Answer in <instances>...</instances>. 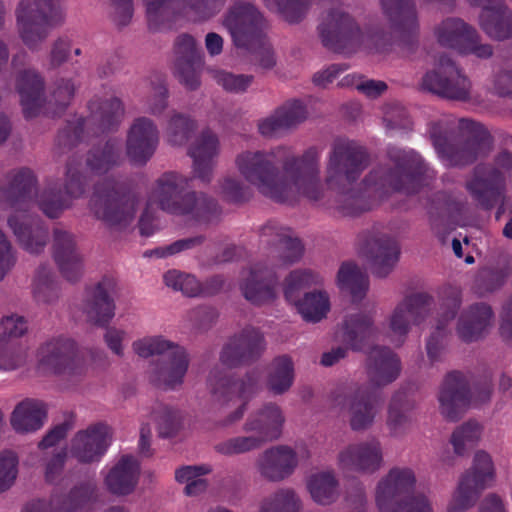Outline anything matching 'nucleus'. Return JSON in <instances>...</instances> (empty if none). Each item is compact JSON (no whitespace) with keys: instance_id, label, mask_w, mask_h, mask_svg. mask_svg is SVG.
Returning <instances> with one entry per match:
<instances>
[{"instance_id":"38","label":"nucleus","mask_w":512,"mask_h":512,"mask_svg":"<svg viewBox=\"0 0 512 512\" xmlns=\"http://www.w3.org/2000/svg\"><path fill=\"white\" fill-rule=\"evenodd\" d=\"M90 116L81 123L85 129L97 126L101 131L115 128L124 115V107L120 99L110 96L108 98H94L89 103Z\"/></svg>"},{"instance_id":"29","label":"nucleus","mask_w":512,"mask_h":512,"mask_svg":"<svg viewBox=\"0 0 512 512\" xmlns=\"http://www.w3.org/2000/svg\"><path fill=\"white\" fill-rule=\"evenodd\" d=\"M466 187L476 201L490 208L503 195V172L493 166L478 165Z\"/></svg>"},{"instance_id":"10","label":"nucleus","mask_w":512,"mask_h":512,"mask_svg":"<svg viewBox=\"0 0 512 512\" xmlns=\"http://www.w3.org/2000/svg\"><path fill=\"white\" fill-rule=\"evenodd\" d=\"M421 87L449 100L468 101L474 96L470 78L447 56L439 59L434 70L425 73Z\"/></svg>"},{"instance_id":"41","label":"nucleus","mask_w":512,"mask_h":512,"mask_svg":"<svg viewBox=\"0 0 512 512\" xmlns=\"http://www.w3.org/2000/svg\"><path fill=\"white\" fill-rule=\"evenodd\" d=\"M260 237L262 242L273 244L283 254V264H290L299 260L303 254L301 241L294 236L293 232L277 223H268L261 229Z\"/></svg>"},{"instance_id":"42","label":"nucleus","mask_w":512,"mask_h":512,"mask_svg":"<svg viewBox=\"0 0 512 512\" xmlns=\"http://www.w3.org/2000/svg\"><path fill=\"white\" fill-rule=\"evenodd\" d=\"M163 279L167 287L189 297L211 295L223 286V280L219 277L212 278L203 285L195 276L175 269L167 271Z\"/></svg>"},{"instance_id":"3","label":"nucleus","mask_w":512,"mask_h":512,"mask_svg":"<svg viewBox=\"0 0 512 512\" xmlns=\"http://www.w3.org/2000/svg\"><path fill=\"white\" fill-rule=\"evenodd\" d=\"M83 192V177L72 163L68 164L63 184L49 182L40 194L36 193L34 173L24 168L13 174L8 186L0 187V208L9 210L7 226L20 247L29 254H39L46 247L48 230L27 213L34 199L47 217L57 218Z\"/></svg>"},{"instance_id":"25","label":"nucleus","mask_w":512,"mask_h":512,"mask_svg":"<svg viewBox=\"0 0 512 512\" xmlns=\"http://www.w3.org/2000/svg\"><path fill=\"white\" fill-rule=\"evenodd\" d=\"M440 298L441 312L435 329L426 343L427 356L432 363L441 359L447 327L455 319L462 304L461 291L456 287H444L440 292Z\"/></svg>"},{"instance_id":"11","label":"nucleus","mask_w":512,"mask_h":512,"mask_svg":"<svg viewBox=\"0 0 512 512\" xmlns=\"http://www.w3.org/2000/svg\"><path fill=\"white\" fill-rule=\"evenodd\" d=\"M321 282L322 278L310 270L293 271L286 279L285 297L296 306L298 313L306 322L316 323L326 317L330 310L329 296L324 291H314L296 300L294 294L299 289Z\"/></svg>"},{"instance_id":"19","label":"nucleus","mask_w":512,"mask_h":512,"mask_svg":"<svg viewBox=\"0 0 512 512\" xmlns=\"http://www.w3.org/2000/svg\"><path fill=\"white\" fill-rule=\"evenodd\" d=\"M416 475L409 467L391 468L377 483L375 503L379 512H397L407 494L416 486Z\"/></svg>"},{"instance_id":"16","label":"nucleus","mask_w":512,"mask_h":512,"mask_svg":"<svg viewBox=\"0 0 512 512\" xmlns=\"http://www.w3.org/2000/svg\"><path fill=\"white\" fill-rule=\"evenodd\" d=\"M310 456L309 449L304 445H276L259 455L256 467L263 478L280 482L290 477L298 465L307 461Z\"/></svg>"},{"instance_id":"17","label":"nucleus","mask_w":512,"mask_h":512,"mask_svg":"<svg viewBox=\"0 0 512 512\" xmlns=\"http://www.w3.org/2000/svg\"><path fill=\"white\" fill-rule=\"evenodd\" d=\"M238 285L245 300L255 306L271 304L278 295V276L266 262H256L244 268Z\"/></svg>"},{"instance_id":"63","label":"nucleus","mask_w":512,"mask_h":512,"mask_svg":"<svg viewBox=\"0 0 512 512\" xmlns=\"http://www.w3.org/2000/svg\"><path fill=\"white\" fill-rule=\"evenodd\" d=\"M201 61H175L174 74L181 84L189 90H196L200 84Z\"/></svg>"},{"instance_id":"53","label":"nucleus","mask_w":512,"mask_h":512,"mask_svg":"<svg viewBox=\"0 0 512 512\" xmlns=\"http://www.w3.org/2000/svg\"><path fill=\"white\" fill-rule=\"evenodd\" d=\"M180 346L161 335L146 336L133 342V351L141 358L167 356Z\"/></svg>"},{"instance_id":"13","label":"nucleus","mask_w":512,"mask_h":512,"mask_svg":"<svg viewBox=\"0 0 512 512\" xmlns=\"http://www.w3.org/2000/svg\"><path fill=\"white\" fill-rule=\"evenodd\" d=\"M431 138L441 162L448 167H462L485 157L491 150V141L486 134L472 136L465 141L452 143L438 124L431 128Z\"/></svg>"},{"instance_id":"45","label":"nucleus","mask_w":512,"mask_h":512,"mask_svg":"<svg viewBox=\"0 0 512 512\" xmlns=\"http://www.w3.org/2000/svg\"><path fill=\"white\" fill-rule=\"evenodd\" d=\"M414 403L402 393L395 394L389 404L387 426L393 436L403 435L411 426Z\"/></svg>"},{"instance_id":"36","label":"nucleus","mask_w":512,"mask_h":512,"mask_svg":"<svg viewBox=\"0 0 512 512\" xmlns=\"http://www.w3.org/2000/svg\"><path fill=\"white\" fill-rule=\"evenodd\" d=\"M372 386L383 387L396 380L401 371L397 355L386 347H371L368 351L367 366Z\"/></svg>"},{"instance_id":"46","label":"nucleus","mask_w":512,"mask_h":512,"mask_svg":"<svg viewBox=\"0 0 512 512\" xmlns=\"http://www.w3.org/2000/svg\"><path fill=\"white\" fill-rule=\"evenodd\" d=\"M294 381V367L287 356L275 358L269 366L266 386L274 395L286 393Z\"/></svg>"},{"instance_id":"18","label":"nucleus","mask_w":512,"mask_h":512,"mask_svg":"<svg viewBox=\"0 0 512 512\" xmlns=\"http://www.w3.org/2000/svg\"><path fill=\"white\" fill-rule=\"evenodd\" d=\"M222 24L238 47H249L260 41L266 27L263 15L250 3L234 5L224 15Z\"/></svg>"},{"instance_id":"49","label":"nucleus","mask_w":512,"mask_h":512,"mask_svg":"<svg viewBox=\"0 0 512 512\" xmlns=\"http://www.w3.org/2000/svg\"><path fill=\"white\" fill-rule=\"evenodd\" d=\"M121 145L115 139L108 140L101 149L90 152L87 166L92 172L101 174L118 165L121 156Z\"/></svg>"},{"instance_id":"44","label":"nucleus","mask_w":512,"mask_h":512,"mask_svg":"<svg viewBox=\"0 0 512 512\" xmlns=\"http://www.w3.org/2000/svg\"><path fill=\"white\" fill-rule=\"evenodd\" d=\"M306 489L312 500L322 506L334 503L339 497V482L333 470L311 473L306 479Z\"/></svg>"},{"instance_id":"27","label":"nucleus","mask_w":512,"mask_h":512,"mask_svg":"<svg viewBox=\"0 0 512 512\" xmlns=\"http://www.w3.org/2000/svg\"><path fill=\"white\" fill-rule=\"evenodd\" d=\"M115 291L116 281L110 277H104L88 291L82 309L89 321L104 325L114 317Z\"/></svg>"},{"instance_id":"39","label":"nucleus","mask_w":512,"mask_h":512,"mask_svg":"<svg viewBox=\"0 0 512 512\" xmlns=\"http://www.w3.org/2000/svg\"><path fill=\"white\" fill-rule=\"evenodd\" d=\"M479 26L493 40L512 38V10L502 0L485 6L479 16Z\"/></svg>"},{"instance_id":"15","label":"nucleus","mask_w":512,"mask_h":512,"mask_svg":"<svg viewBox=\"0 0 512 512\" xmlns=\"http://www.w3.org/2000/svg\"><path fill=\"white\" fill-rule=\"evenodd\" d=\"M490 398V389L471 392L466 378L461 373L452 372L446 376L439 391L440 413L454 421L468 406L486 403Z\"/></svg>"},{"instance_id":"47","label":"nucleus","mask_w":512,"mask_h":512,"mask_svg":"<svg viewBox=\"0 0 512 512\" xmlns=\"http://www.w3.org/2000/svg\"><path fill=\"white\" fill-rule=\"evenodd\" d=\"M337 285L342 291L349 292L355 300L362 299L368 290V277L356 264L346 262L337 274Z\"/></svg>"},{"instance_id":"48","label":"nucleus","mask_w":512,"mask_h":512,"mask_svg":"<svg viewBox=\"0 0 512 512\" xmlns=\"http://www.w3.org/2000/svg\"><path fill=\"white\" fill-rule=\"evenodd\" d=\"M381 5L395 28L402 31H413L417 28L412 0H381Z\"/></svg>"},{"instance_id":"62","label":"nucleus","mask_w":512,"mask_h":512,"mask_svg":"<svg viewBox=\"0 0 512 512\" xmlns=\"http://www.w3.org/2000/svg\"><path fill=\"white\" fill-rule=\"evenodd\" d=\"M249 434L248 436H238L219 443L216 449L221 454L234 455L255 450L264 444L255 433Z\"/></svg>"},{"instance_id":"7","label":"nucleus","mask_w":512,"mask_h":512,"mask_svg":"<svg viewBox=\"0 0 512 512\" xmlns=\"http://www.w3.org/2000/svg\"><path fill=\"white\" fill-rule=\"evenodd\" d=\"M139 201L136 191L106 183L95 187L90 208L111 229L127 231L133 227Z\"/></svg>"},{"instance_id":"40","label":"nucleus","mask_w":512,"mask_h":512,"mask_svg":"<svg viewBox=\"0 0 512 512\" xmlns=\"http://www.w3.org/2000/svg\"><path fill=\"white\" fill-rule=\"evenodd\" d=\"M47 418L44 402L37 399H25L18 403L10 417L12 428L20 434L33 433L40 430Z\"/></svg>"},{"instance_id":"22","label":"nucleus","mask_w":512,"mask_h":512,"mask_svg":"<svg viewBox=\"0 0 512 512\" xmlns=\"http://www.w3.org/2000/svg\"><path fill=\"white\" fill-rule=\"evenodd\" d=\"M265 347L262 333L253 327H247L225 344L220 361L226 367L243 365L257 359Z\"/></svg>"},{"instance_id":"8","label":"nucleus","mask_w":512,"mask_h":512,"mask_svg":"<svg viewBox=\"0 0 512 512\" xmlns=\"http://www.w3.org/2000/svg\"><path fill=\"white\" fill-rule=\"evenodd\" d=\"M259 383L260 374L256 371L237 379H216L215 375L209 377L208 384L214 404L219 407L236 406V409L222 421V426H230L243 417L248 402L259 389Z\"/></svg>"},{"instance_id":"37","label":"nucleus","mask_w":512,"mask_h":512,"mask_svg":"<svg viewBox=\"0 0 512 512\" xmlns=\"http://www.w3.org/2000/svg\"><path fill=\"white\" fill-rule=\"evenodd\" d=\"M370 314L348 315L343 323L339 338L353 350H365L378 336Z\"/></svg>"},{"instance_id":"34","label":"nucleus","mask_w":512,"mask_h":512,"mask_svg":"<svg viewBox=\"0 0 512 512\" xmlns=\"http://www.w3.org/2000/svg\"><path fill=\"white\" fill-rule=\"evenodd\" d=\"M106 489L117 496L131 494L139 479L140 467L136 458L130 455L122 456L106 472L102 471Z\"/></svg>"},{"instance_id":"64","label":"nucleus","mask_w":512,"mask_h":512,"mask_svg":"<svg viewBox=\"0 0 512 512\" xmlns=\"http://www.w3.org/2000/svg\"><path fill=\"white\" fill-rule=\"evenodd\" d=\"M275 111L286 131L295 128L307 118L306 108L299 100L286 102Z\"/></svg>"},{"instance_id":"50","label":"nucleus","mask_w":512,"mask_h":512,"mask_svg":"<svg viewBox=\"0 0 512 512\" xmlns=\"http://www.w3.org/2000/svg\"><path fill=\"white\" fill-rule=\"evenodd\" d=\"M76 84L72 78H58L51 89L47 100L48 111L52 115L61 113L72 101Z\"/></svg>"},{"instance_id":"26","label":"nucleus","mask_w":512,"mask_h":512,"mask_svg":"<svg viewBox=\"0 0 512 512\" xmlns=\"http://www.w3.org/2000/svg\"><path fill=\"white\" fill-rule=\"evenodd\" d=\"M53 258L62 276L70 281H78L84 273V260L77 248L73 234L56 229L53 239Z\"/></svg>"},{"instance_id":"23","label":"nucleus","mask_w":512,"mask_h":512,"mask_svg":"<svg viewBox=\"0 0 512 512\" xmlns=\"http://www.w3.org/2000/svg\"><path fill=\"white\" fill-rule=\"evenodd\" d=\"M159 143L156 124L147 117H138L130 125L126 138V155L135 165L145 164Z\"/></svg>"},{"instance_id":"5","label":"nucleus","mask_w":512,"mask_h":512,"mask_svg":"<svg viewBox=\"0 0 512 512\" xmlns=\"http://www.w3.org/2000/svg\"><path fill=\"white\" fill-rule=\"evenodd\" d=\"M323 44L334 50L353 52L365 49L369 52H381L389 41L382 31L362 30L348 13L339 8L327 11L318 27Z\"/></svg>"},{"instance_id":"1","label":"nucleus","mask_w":512,"mask_h":512,"mask_svg":"<svg viewBox=\"0 0 512 512\" xmlns=\"http://www.w3.org/2000/svg\"><path fill=\"white\" fill-rule=\"evenodd\" d=\"M322 150L317 146L296 155L289 146L269 150H245L238 153L234 164L242 179L227 176L219 182V190L231 202L249 200L252 187L262 196L282 204H293L301 198L317 202L324 197L320 180Z\"/></svg>"},{"instance_id":"12","label":"nucleus","mask_w":512,"mask_h":512,"mask_svg":"<svg viewBox=\"0 0 512 512\" xmlns=\"http://www.w3.org/2000/svg\"><path fill=\"white\" fill-rule=\"evenodd\" d=\"M434 308L433 297L427 293H416L405 297L391 311L387 318V336L400 346L410 332L412 325H421Z\"/></svg>"},{"instance_id":"32","label":"nucleus","mask_w":512,"mask_h":512,"mask_svg":"<svg viewBox=\"0 0 512 512\" xmlns=\"http://www.w3.org/2000/svg\"><path fill=\"white\" fill-rule=\"evenodd\" d=\"M286 417L275 403H266L249 415L244 423L246 433H255L264 443L280 438Z\"/></svg>"},{"instance_id":"9","label":"nucleus","mask_w":512,"mask_h":512,"mask_svg":"<svg viewBox=\"0 0 512 512\" xmlns=\"http://www.w3.org/2000/svg\"><path fill=\"white\" fill-rule=\"evenodd\" d=\"M432 35L441 48L461 56L489 59L493 55L492 45L484 43L476 28L458 17H447L435 24Z\"/></svg>"},{"instance_id":"58","label":"nucleus","mask_w":512,"mask_h":512,"mask_svg":"<svg viewBox=\"0 0 512 512\" xmlns=\"http://www.w3.org/2000/svg\"><path fill=\"white\" fill-rule=\"evenodd\" d=\"M482 490L474 487L469 475H463L456 491L447 505V512H463L471 507L476 499L477 493Z\"/></svg>"},{"instance_id":"57","label":"nucleus","mask_w":512,"mask_h":512,"mask_svg":"<svg viewBox=\"0 0 512 512\" xmlns=\"http://www.w3.org/2000/svg\"><path fill=\"white\" fill-rule=\"evenodd\" d=\"M208 74L223 90L229 93H243L253 82L252 75L235 74L229 71L208 68Z\"/></svg>"},{"instance_id":"4","label":"nucleus","mask_w":512,"mask_h":512,"mask_svg":"<svg viewBox=\"0 0 512 512\" xmlns=\"http://www.w3.org/2000/svg\"><path fill=\"white\" fill-rule=\"evenodd\" d=\"M189 182L190 178L181 173L165 172L154 181L147 202L172 215L204 220L215 203L203 193L185 192Z\"/></svg>"},{"instance_id":"59","label":"nucleus","mask_w":512,"mask_h":512,"mask_svg":"<svg viewBox=\"0 0 512 512\" xmlns=\"http://www.w3.org/2000/svg\"><path fill=\"white\" fill-rule=\"evenodd\" d=\"M509 275L506 269H485L475 277L472 289L480 297L486 296L501 288Z\"/></svg>"},{"instance_id":"6","label":"nucleus","mask_w":512,"mask_h":512,"mask_svg":"<svg viewBox=\"0 0 512 512\" xmlns=\"http://www.w3.org/2000/svg\"><path fill=\"white\" fill-rule=\"evenodd\" d=\"M15 16L20 39L28 49L37 51L50 30L64 23L66 9L62 0H22L16 7Z\"/></svg>"},{"instance_id":"61","label":"nucleus","mask_w":512,"mask_h":512,"mask_svg":"<svg viewBox=\"0 0 512 512\" xmlns=\"http://www.w3.org/2000/svg\"><path fill=\"white\" fill-rule=\"evenodd\" d=\"M271 9H276L290 23L299 22L306 14L310 0H264Z\"/></svg>"},{"instance_id":"31","label":"nucleus","mask_w":512,"mask_h":512,"mask_svg":"<svg viewBox=\"0 0 512 512\" xmlns=\"http://www.w3.org/2000/svg\"><path fill=\"white\" fill-rule=\"evenodd\" d=\"M219 152L220 146L217 136L208 130L202 132L189 148V155L193 160V177L203 183H209L213 178Z\"/></svg>"},{"instance_id":"28","label":"nucleus","mask_w":512,"mask_h":512,"mask_svg":"<svg viewBox=\"0 0 512 512\" xmlns=\"http://www.w3.org/2000/svg\"><path fill=\"white\" fill-rule=\"evenodd\" d=\"M494 323V312L486 303H476L464 309L456 322L457 336L466 343L486 337Z\"/></svg>"},{"instance_id":"33","label":"nucleus","mask_w":512,"mask_h":512,"mask_svg":"<svg viewBox=\"0 0 512 512\" xmlns=\"http://www.w3.org/2000/svg\"><path fill=\"white\" fill-rule=\"evenodd\" d=\"M189 362L185 348H176L151 369L150 380L159 387L174 390L183 384Z\"/></svg>"},{"instance_id":"20","label":"nucleus","mask_w":512,"mask_h":512,"mask_svg":"<svg viewBox=\"0 0 512 512\" xmlns=\"http://www.w3.org/2000/svg\"><path fill=\"white\" fill-rule=\"evenodd\" d=\"M37 367L43 374L74 376L83 372L76 358V345L69 339H56L41 346Z\"/></svg>"},{"instance_id":"52","label":"nucleus","mask_w":512,"mask_h":512,"mask_svg":"<svg viewBox=\"0 0 512 512\" xmlns=\"http://www.w3.org/2000/svg\"><path fill=\"white\" fill-rule=\"evenodd\" d=\"M226 0H182V14L193 22H203L217 15Z\"/></svg>"},{"instance_id":"21","label":"nucleus","mask_w":512,"mask_h":512,"mask_svg":"<svg viewBox=\"0 0 512 512\" xmlns=\"http://www.w3.org/2000/svg\"><path fill=\"white\" fill-rule=\"evenodd\" d=\"M383 464V448L377 439L349 444L337 456L338 468L343 472L372 474L381 469Z\"/></svg>"},{"instance_id":"54","label":"nucleus","mask_w":512,"mask_h":512,"mask_svg":"<svg viewBox=\"0 0 512 512\" xmlns=\"http://www.w3.org/2000/svg\"><path fill=\"white\" fill-rule=\"evenodd\" d=\"M483 426L475 421L469 420L459 426L452 434L451 443L454 451L462 455L467 449L476 445L481 439Z\"/></svg>"},{"instance_id":"43","label":"nucleus","mask_w":512,"mask_h":512,"mask_svg":"<svg viewBox=\"0 0 512 512\" xmlns=\"http://www.w3.org/2000/svg\"><path fill=\"white\" fill-rule=\"evenodd\" d=\"M17 89L25 116H35L44 103L42 77L34 70L23 71L17 78Z\"/></svg>"},{"instance_id":"14","label":"nucleus","mask_w":512,"mask_h":512,"mask_svg":"<svg viewBox=\"0 0 512 512\" xmlns=\"http://www.w3.org/2000/svg\"><path fill=\"white\" fill-rule=\"evenodd\" d=\"M331 401L335 409L347 411L350 428L356 432L372 427L379 411L369 385H358L336 391Z\"/></svg>"},{"instance_id":"35","label":"nucleus","mask_w":512,"mask_h":512,"mask_svg":"<svg viewBox=\"0 0 512 512\" xmlns=\"http://www.w3.org/2000/svg\"><path fill=\"white\" fill-rule=\"evenodd\" d=\"M94 491L93 485H80L67 494H53L49 502L33 501L22 512H77L90 500Z\"/></svg>"},{"instance_id":"60","label":"nucleus","mask_w":512,"mask_h":512,"mask_svg":"<svg viewBox=\"0 0 512 512\" xmlns=\"http://www.w3.org/2000/svg\"><path fill=\"white\" fill-rule=\"evenodd\" d=\"M194 129L195 124L188 116L173 113L166 127L167 141L174 146L184 145Z\"/></svg>"},{"instance_id":"55","label":"nucleus","mask_w":512,"mask_h":512,"mask_svg":"<svg viewBox=\"0 0 512 512\" xmlns=\"http://www.w3.org/2000/svg\"><path fill=\"white\" fill-rule=\"evenodd\" d=\"M0 343L4 346L12 347V349L19 350L20 348H27L15 342L16 339L26 334L28 330L26 320L19 315L4 316L0 321Z\"/></svg>"},{"instance_id":"56","label":"nucleus","mask_w":512,"mask_h":512,"mask_svg":"<svg viewBox=\"0 0 512 512\" xmlns=\"http://www.w3.org/2000/svg\"><path fill=\"white\" fill-rule=\"evenodd\" d=\"M464 475L470 476L474 487L482 489L489 486L494 480V466L491 456L485 451H478L474 455L471 469Z\"/></svg>"},{"instance_id":"2","label":"nucleus","mask_w":512,"mask_h":512,"mask_svg":"<svg viewBox=\"0 0 512 512\" xmlns=\"http://www.w3.org/2000/svg\"><path fill=\"white\" fill-rule=\"evenodd\" d=\"M390 162L373 168L364 178L358 191L345 192L367 166L365 152L354 142L336 140L326 164V185L343 193L341 207L347 215L371 209L396 192L412 194L421 185V176L427 173L422 158L414 151L391 148Z\"/></svg>"},{"instance_id":"51","label":"nucleus","mask_w":512,"mask_h":512,"mask_svg":"<svg viewBox=\"0 0 512 512\" xmlns=\"http://www.w3.org/2000/svg\"><path fill=\"white\" fill-rule=\"evenodd\" d=\"M33 295L38 302L51 303L58 297V287L52 268L40 265L33 280Z\"/></svg>"},{"instance_id":"30","label":"nucleus","mask_w":512,"mask_h":512,"mask_svg":"<svg viewBox=\"0 0 512 512\" xmlns=\"http://www.w3.org/2000/svg\"><path fill=\"white\" fill-rule=\"evenodd\" d=\"M363 255L370 263L373 273L378 277H385L397 264L400 247L395 237L379 234L367 241Z\"/></svg>"},{"instance_id":"24","label":"nucleus","mask_w":512,"mask_h":512,"mask_svg":"<svg viewBox=\"0 0 512 512\" xmlns=\"http://www.w3.org/2000/svg\"><path fill=\"white\" fill-rule=\"evenodd\" d=\"M110 443V428L104 423H96L74 435L70 453L81 463L98 462L106 453Z\"/></svg>"}]
</instances>
